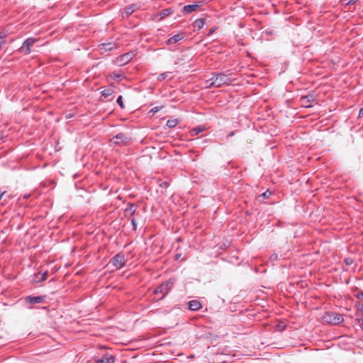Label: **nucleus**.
I'll list each match as a JSON object with an SVG mask.
<instances>
[{
	"instance_id": "32",
	"label": "nucleus",
	"mask_w": 363,
	"mask_h": 363,
	"mask_svg": "<svg viewBox=\"0 0 363 363\" xmlns=\"http://www.w3.org/2000/svg\"><path fill=\"white\" fill-rule=\"evenodd\" d=\"M347 1V4H354L357 0H346Z\"/></svg>"
},
{
	"instance_id": "18",
	"label": "nucleus",
	"mask_w": 363,
	"mask_h": 363,
	"mask_svg": "<svg viewBox=\"0 0 363 363\" xmlns=\"http://www.w3.org/2000/svg\"><path fill=\"white\" fill-rule=\"evenodd\" d=\"M179 123V121L177 118H169L166 123L167 127L172 128L175 127Z\"/></svg>"
},
{
	"instance_id": "19",
	"label": "nucleus",
	"mask_w": 363,
	"mask_h": 363,
	"mask_svg": "<svg viewBox=\"0 0 363 363\" xmlns=\"http://www.w3.org/2000/svg\"><path fill=\"white\" fill-rule=\"evenodd\" d=\"M205 24V21L203 18H199L196 20L194 23V27L198 28L199 30L201 29Z\"/></svg>"
},
{
	"instance_id": "20",
	"label": "nucleus",
	"mask_w": 363,
	"mask_h": 363,
	"mask_svg": "<svg viewBox=\"0 0 363 363\" xmlns=\"http://www.w3.org/2000/svg\"><path fill=\"white\" fill-rule=\"evenodd\" d=\"M114 92V90L111 88L105 89L101 91V94L102 96H104L105 98H107L108 96L113 94Z\"/></svg>"
},
{
	"instance_id": "33",
	"label": "nucleus",
	"mask_w": 363,
	"mask_h": 363,
	"mask_svg": "<svg viewBox=\"0 0 363 363\" xmlns=\"http://www.w3.org/2000/svg\"><path fill=\"white\" fill-rule=\"evenodd\" d=\"M359 118L363 117V107H362V108H361L359 109Z\"/></svg>"
},
{
	"instance_id": "1",
	"label": "nucleus",
	"mask_w": 363,
	"mask_h": 363,
	"mask_svg": "<svg viewBox=\"0 0 363 363\" xmlns=\"http://www.w3.org/2000/svg\"><path fill=\"white\" fill-rule=\"evenodd\" d=\"M234 80L231 74L223 72L214 74L210 79L206 81V87H220L223 85H229Z\"/></svg>"
},
{
	"instance_id": "11",
	"label": "nucleus",
	"mask_w": 363,
	"mask_h": 363,
	"mask_svg": "<svg viewBox=\"0 0 363 363\" xmlns=\"http://www.w3.org/2000/svg\"><path fill=\"white\" fill-rule=\"evenodd\" d=\"M44 301V296H28L26 297V301L30 304H36L42 303Z\"/></svg>"
},
{
	"instance_id": "10",
	"label": "nucleus",
	"mask_w": 363,
	"mask_h": 363,
	"mask_svg": "<svg viewBox=\"0 0 363 363\" xmlns=\"http://www.w3.org/2000/svg\"><path fill=\"white\" fill-rule=\"evenodd\" d=\"M115 357L110 354H104L101 358L95 360L94 363H114Z\"/></svg>"
},
{
	"instance_id": "17",
	"label": "nucleus",
	"mask_w": 363,
	"mask_h": 363,
	"mask_svg": "<svg viewBox=\"0 0 363 363\" xmlns=\"http://www.w3.org/2000/svg\"><path fill=\"white\" fill-rule=\"evenodd\" d=\"M137 6L135 4H131L125 8V17H128L131 15L136 9Z\"/></svg>"
},
{
	"instance_id": "22",
	"label": "nucleus",
	"mask_w": 363,
	"mask_h": 363,
	"mask_svg": "<svg viewBox=\"0 0 363 363\" xmlns=\"http://www.w3.org/2000/svg\"><path fill=\"white\" fill-rule=\"evenodd\" d=\"M172 12L171 9H164L160 11V19L169 16Z\"/></svg>"
},
{
	"instance_id": "5",
	"label": "nucleus",
	"mask_w": 363,
	"mask_h": 363,
	"mask_svg": "<svg viewBox=\"0 0 363 363\" xmlns=\"http://www.w3.org/2000/svg\"><path fill=\"white\" fill-rule=\"evenodd\" d=\"M315 101V97L313 94H308L302 96L299 99V104L304 108H311L313 106L312 104Z\"/></svg>"
},
{
	"instance_id": "40",
	"label": "nucleus",
	"mask_w": 363,
	"mask_h": 363,
	"mask_svg": "<svg viewBox=\"0 0 363 363\" xmlns=\"http://www.w3.org/2000/svg\"><path fill=\"white\" fill-rule=\"evenodd\" d=\"M29 196H30V195H29V194H28V195H27V194H26V195H24V196H23V197H24L25 199H28Z\"/></svg>"
},
{
	"instance_id": "4",
	"label": "nucleus",
	"mask_w": 363,
	"mask_h": 363,
	"mask_svg": "<svg viewBox=\"0 0 363 363\" xmlns=\"http://www.w3.org/2000/svg\"><path fill=\"white\" fill-rule=\"evenodd\" d=\"M37 41L35 38H28L23 43L22 46L19 48V52L25 55H28L31 52V47Z\"/></svg>"
},
{
	"instance_id": "28",
	"label": "nucleus",
	"mask_w": 363,
	"mask_h": 363,
	"mask_svg": "<svg viewBox=\"0 0 363 363\" xmlns=\"http://www.w3.org/2000/svg\"><path fill=\"white\" fill-rule=\"evenodd\" d=\"M111 77L113 78V79H121V77H122V74H119V73H116V72H113L111 74Z\"/></svg>"
},
{
	"instance_id": "39",
	"label": "nucleus",
	"mask_w": 363,
	"mask_h": 363,
	"mask_svg": "<svg viewBox=\"0 0 363 363\" xmlns=\"http://www.w3.org/2000/svg\"><path fill=\"white\" fill-rule=\"evenodd\" d=\"M158 292V288H155L154 290V293L157 294Z\"/></svg>"
},
{
	"instance_id": "16",
	"label": "nucleus",
	"mask_w": 363,
	"mask_h": 363,
	"mask_svg": "<svg viewBox=\"0 0 363 363\" xmlns=\"http://www.w3.org/2000/svg\"><path fill=\"white\" fill-rule=\"evenodd\" d=\"M48 272L44 273L38 272L35 274V281L36 282L43 281L47 279Z\"/></svg>"
},
{
	"instance_id": "8",
	"label": "nucleus",
	"mask_w": 363,
	"mask_h": 363,
	"mask_svg": "<svg viewBox=\"0 0 363 363\" xmlns=\"http://www.w3.org/2000/svg\"><path fill=\"white\" fill-rule=\"evenodd\" d=\"M174 284V280L170 279L166 283L160 284V293L163 294V296L160 297V300L163 298L172 289Z\"/></svg>"
},
{
	"instance_id": "34",
	"label": "nucleus",
	"mask_w": 363,
	"mask_h": 363,
	"mask_svg": "<svg viewBox=\"0 0 363 363\" xmlns=\"http://www.w3.org/2000/svg\"><path fill=\"white\" fill-rule=\"evenodd\" d=\"M180 257H181V254L175 255V256H174L175 260H178L180 258Z\"/></svg>"
},
{
	"instance_id": "13",
	"label": "nucleus",
	"mask_w": 363,
	"mask_h": 363,
	"mask_svg": "<svg viewBox=\"0 0 363 363\" xmlns=\"http://www.w3.org/2000/svg\"><path fill=\"white\" fill-rule=\"evenodd\" d=\"M188 304L191 311H196L202 308V303L198 300H191L189 301Z\"/></svg>"
},
{
	"instance_id": "31",
	"label": "nucleus",
	"mask_w": 363,
	"mask_h": 363,
	"mask_svg": "<svg viewBox=\"0 0 363 363\" xmlns=\"http://www.w3.org/2000/svg\"><path fill=\"white\" fill-rule=\"evenodd\" d=\"M168 184H169L168 182H164L162 184H160V187H163V186L167 187Z\"/></svg>"
},
{
	"instance_id": "27",
	"label": "nucleus",
	"mask_w": 363,
	"mask_h": 363,
	"mask_svg": "<svg viewBox=\"0 0 363 363\" xmlns=\"http://www.w3.org/2000/svg\"><path fill=\"white\" fill-rule=\"evenodd\" d=\"M159 111V107L156 106V107H154L153 108H152L149 113H148V115L150 116H152L154 115L155 113Z\"/></svg>"
},
{
	"instance_id": "12",
	"label": "nucleus",
	"mask_w": 363,
	"mask_h": 363,
	"mask_svg": "<svg viewBox=\"0 0 363 363\" xmlns=\"http://www.w3.org/2000/svg\"><path fill=\"white\" fill-rule=\"evenodd\" d=\"M184 36L183 33L176 34V35H173L172 37L169 38V39H167L166 40V44L167 45L175 44L177 42H179L181 40H182L184 38Z\"/></svg>"
},
{
	"instance_id": "26",
	"label": "nucleus",
	"mask_w": 363,
	"mask_h": 363,
	"mask_svg": "<svg viewBox=\"0 0 363 363\" xmlns=\"http://www.w3.org/2000/svg\"><path fill=\"white\" fill-rule=\"evenodd\" d=\"M272 191L269 190H267L264 193H262L260 196L263 197L264 199H268L272 195Z\"/></svg>"
},
{
	"instance_id": "14",
	"label": "nucleus",
	"mask_w": 363,
	"mask_h": 363,
	"mask_svg": "<svg viewBox=\"0 0 363 363\" xmlns=\"http://www.w3.org/2000/svg\"><path fill=\"white\" fill-rule=\"evenodd\" d=\"M199 7L198 4L186 5L182 8V13L185 15L192 13Z\"/></svg>"
},
{
	"instance_id": "36",
	"label": "nucleus",
	"mask_w": 363,
	"mask_h": 363,
	"mask_svg": "<svg viewBox=\"0 0 363 363\" xmlns=\"http://www.w3.org/2000/svg\"><path fill=\"white\" fill-rule=\"evenodd\" d=\"M235 134V131H231L228 134V137H232Z\"/></svg>"
},
{
	"instance_id": "37",
	"label": "nucleus",
	"mask_w": 363,
	"mask_h": 363,
	"mask_svg": "<svg viewBox=\"0 0 363 363\" xmlns=\"http://www.w3.org/2000/svg\"><path fill=\"white\" fill-rule=\"evenodd\" d=\"M160 77H162L163 79H165L167 77V74L166 73L160 74Z\"/></svg>"
},
{
	"instance_id": "43",
	"label": "nucleus",
	"mask_w": 363,
	"mask_h": 363,
	"mask_svg": "<svg viewBox=\"0 0 363 363\" xmlns=\"http://www.w3.org/2000/svg\"><path fill=\"white\" fill-rule=\"evenodd\" d=\"M360 309L363 311V305L361 306Z\"/></svg>"
},
{
	"instance_id": "15",
	"label": "nucleus",
	"mask_w": 363,
	"mask_h": 363,
	"mask_svg": "<svg viewBox=\"0 0 363 363\" xmlns=\"http://www.w3.org/2000/svg\"><path fill=\"white\" fill-rule=\"evenodd\" d=\"M136 208L134 203H128V206L125 209V216H132L135 214Z\"/></svg>"
},
{
	"instance_id": "2",
	"label": "nucleus",
	"mask_w": 363,
	"mask_h": 363,
	"mask_svg": "<svg viewBox=\"0 0 363 363\" xmlns=\"http://www.w3.org/2000/svg\"><path fill=\"white\" fill-rule=\"evenodd\" d=\"M324 319L326 322L333 325H338L344 320V318L341 314L334 312L326 313L324 316Z\"/></svg>"
},
{
	"instance_id": "6",
	"label": "nucleus",
	"mask_w": 363,
	"mask_h": 363,
	"mask_svg": "<svg viewBox=\"0 0 363 363\" xmlns=\"http://www.w3.org/2000/svg\"><path fill=\"white\" fill-rule=\"evenodd\" d=\"M134 56L135 54L133 52H127L118 57L116 58V63L120 66L125 65L128 63Z\"/></svg>"
},
{
	"instance_id": "29",
	"label": "nucleus",
	"mask_w": 363,
	"mask_h": 363,
	"mask_svg": "<svg viewBox=\"0 0 363 363\" xmlns=\"http://www.w3.org/2000/svg\"><path fill=\"white\" fill-rule=\"evenodd\" d=\"M356 298L363 301V291H359L355 295Z\"/></svg>"
},
{
	"instance_id": "24",
	"label": "nucleus",
	"mask_w": 363,
	"mask_h": 363,
	"mask_svg": "<svg viewBox=\"0 0 363 363\" xmlns=\"http://www.w3.org/2000/svg\"><path fill=\"white\" fill-rule=\"evenodd\" d=\"M344 262L346 265L350 266L354 263V259L352 257H346L344 259Z\"/></svg>"
},
{
	"instance_id": "44",
	"label": "nucleus",
	"mask_w": 363,
	"mask_h": 363,
	"mask_svg": "<svg viewBox=\"0 0 363 363\" xmlns=\"http://www.w3.org/2000/svg\"><path fill=\"white\" fill-rule=\"evenodd\" d=\"M277 255L273 256V258H274V259H277Z\"/></svg>"
},
{
	"instance_id": "7",
	"label": "nucleus",
	"mask_w": 363,
	"mask_h": 363,
	"mask_svg": "<svg viewBox=\"0 0 363 363\" xmlns=\"http://www.w3.org/2000/svg\"><path fill=\"white\" fill-rule=\"evenodd\" d=\"M118 47V44L116 42H107L101 43L99 45L101 53L109 52Z\"/></svg>"
},
{
	"instance_id": "38",
	"label": "nucleus",
	"mask_w": 363,
	"mask_h": 363,
	"mask_svg": "<svg viewBox=\"0 0 363 363\" xmlns=\"http://www.w3.org/2000/svg\"><path fill=\"white\" fill-rule=\"evenodd\" d=\"M359 324H361L362 325H363V318H361V319H359Z\"/></svg>"
},
{
	"instance_id": "45",
	"label": "nucleus",
	"mask_w": 363,
	"mask_h": 363,
	"mask_svg": "<svg viewBox=\"0 0 363 363\" xmlns=\"http://www.w3.org/2000/svg\"><path fill=\"white\" fill-rule=\"evenodd\" d=\"M277 255L273 256V258H274V259H277Z\"/></svg>"
},
{
	"instance_id": "23",
	"label": "nucleus",
	"mask_w": 363,
	"mask_h": 363,
	"mask_svg": "<svg viewBox=\"0 0 363 363\" xmlns=\"http://www.w3.org/2000/svg\"><path fill=\"white\" fill-rule=\"evenodd\" d=\"M6 34L5 33H0V49L4 43L6 42Z\"/></svg>"
},
{
	"instance_id": "41",
	"label": "nucleus",
	"mask_w": 363,
	"mask_h": 363,
	"mask_svg": "<svg viewBox=\"0 0 363 363\" xmlns=\"http://www.w3.org/2000/svg\"><path fill=\"white\" fill-rule=\"evenodd\" d=\"M213 31H214L213 29L211 30L209 34H211Z\"/></svg>"
},
{
	"instance_id": "9",
	"label": "nucleus",
	"mask_w": 363,
	"mask_h": 363,
	"mask_svg": "<svg viewBox=\"0 0 363 363\" xmlns=\"http://www.w3.org/2000/svg\"><path fill=\"white\" fill-rule=\"evenodd\" d=\"M111 142L115 145H121L126 143L127 138L123 133H118L111 140Z\"/></svg>"
},
{
	"instance_id": "30",
	"label": "nucleus",
	"mask_w": 363,
	"mask_h": 363,
	"mask_svg": "<svg viewBox=\"0 0 363 363\" xmlns=\"http://www.w3.org/2000/svg\"><path fill=\"white\" fill-rule=\"evenodd\" d=\"M131 224L133 225V229L134 230H136V229H137V224H136V220H135V218L131 219Z\"/></svg>"
},
{
	"instance_id": "35",
	"label": "nucleus",
	"mask_w": 363,
	"mask_h": 363,
	"mask_svg": "<svg viewBox=\"0 0 363 363\" xmlns=\"http://www.w3.org/2000/svg\"><path fill=\"white\" fill-rule=\"evenodd\" d=\"M6 194V191H1L0 190V200L1 199L2 196Z\"/></svg>"
},
{
	"instance_id": "21",
	"label": "nucleus",
	"mask_w": 363,
	"mask_h": 363,
	"mask_svg": "<svg viewBox=\"0 0 363 363\" xmlns=\"http://www.w3.org/2000/svg\"><path fill=\"white\" fill-rule=\"evenodd\" d=\"M204 130V128L203 126H198L192 129L191 130V135H197L199 133H202Z\"/></svg>"
},
{
	"instance_id": "25",
	"label": "nucleus",
	"mask_w": 363,
	"mask_h": 363,
	"mask_svg": "<svg viewBox=\"0 0 363 363\" xmlns=\"http://www.w3.org/2000/svg\"><path fill=\"white\" fill-rule=\"evenodd\" d=\"M118 104L120 106V107L121 108H125V106L123 104V97L122 96H119L118 98H117V100H116Z\"/></svg>"
},
{
	"instance_id": "42",
	"label": "nucleus",
	"mask_w": 363,
	"mask_h": 363,
	"mask_svg": "<svg viewBox=\"0 0 363 363\" xmlns=\"http://www.w3.org/2000/svg\"><path fill=\"white\" fill-rule=\"evenodd\" d=\"M357 289H358V288H357V287H355L354 289H352V291H357Z\"/></svg>"
},
{
	"instance_id": "3",
	"label": "nucleus",
	"mask_w": 363,
	"mask_h": 363,
	"mask_svg": "<svg viewBox=\"0 0 363 363\" xmlns=\"http://www.w3.org/2000/svg\"><path fill=\"white\" fill-rule=\"evenodd\" d=\"M126 260L125 256L122 253H118L110 261V263L116 268L120 269L125 264Z\"/></svg>"
}]
</instances>
